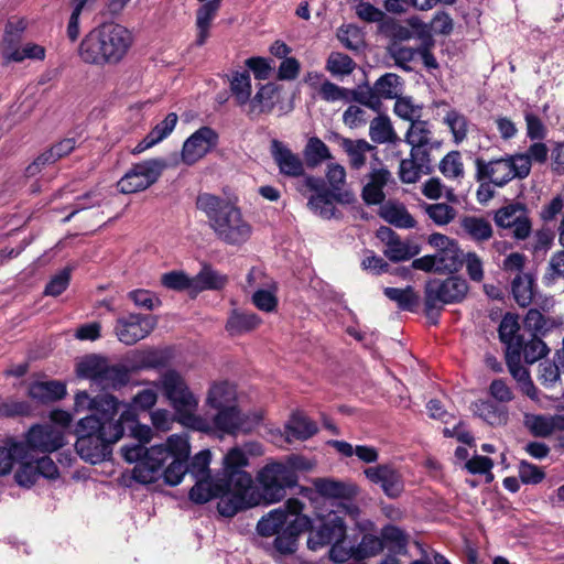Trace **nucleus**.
Here are the masks:
<instances>
[{
    "instance_id": "1",
    "label": "nucleus",
    "mask_w": 564,
    "mask_h": 564,
    "mask_svg": "<svg viewBox=\"0 0 564 564\" xmlns=\"http://www.w3.org/2000/svg\"><path fill=\"white\" fill-rule=\"evenodd\" d=\"M121 403L111 394L91 398L86 391L75 394L74 410L76 413L93 412L80 419L75 427V444L79 456L91 464L105 460L111 454V445L123 436L120 422L113 421Z\"/></svg>"
},
{
    "instance_id": "2",
    "label": "nucleus",
    "mask_w": 564,
    "mask_h": 564,
    "mask_svg": "<svg viewBox=\"0 0 564 564\" xmlns=\"http://www.w3.org/2000/svg\"><path fill=\"white\" fill-rule=\"evenodd\" d=\"M196 207L207 218V224L221 243L241 247L247 243L253 227L236 202L210 193L196 198Z\"/></svg>"
},
{
    "instance_id": "3",
    "label": "nucleus",
    "mask_w": 564,
    "mask_h": 564,
    "mask_svg": "<svg viewBox=\"0 0 564 564\" xmlns=\"http://www.w3.org/2000/svg\"><path fill=\"white\" fill-rule=\"evenodd\" d=\"M134 44L133 33L126 26L109 22L90 30L80 41L78 56L87 65L104 68L118 66Z\"/></svg>"
},
{
    "instance_id": "4",
    "label": "nucleus",
    "mask_w": 564,
    "mask_h": 564,
    "mask_svg": "<svg viewBox=\"0 0 564 564\" xmlns=\"http://www.w3.org/2000/svg\"><path fill=\"white\" fill-rule=\"evenodd\" d=\"M160 389L175 412L177 422L196 431H209V423L196 415L198 398L191 390L185 378L175 369H167L153 383Z\"/></svg>"
},
{
    "instance_id": "5",
    "label": "nucleus",
    "mask_w": 564,
    "mask_h": 564,
    "mask_svg": "<svg viewBox=\"0 0 564 564\" xmlns=\"http://www.w3.org/2000/svg\"><path fill=\"white\" fill-rule=\"evenodd\" d=\"M191 454V445L186 433L173 434L167 437L165 444L151 446L144 458L134 466L133 479L141 484L156 481L161 475V467L169 459H181L187 462Z\"/></svg>"
},
{
    "instance_id": "6",
    "label": "nucleus",
    "mask_w": 564,
    "mask_h": 564,
    "mask_svg": "<svg viewBox=\"0 0 564 564\" xmlns=\"http://www.w3.org/2000/svg\"><path fill=\"white\" fill-rule=\"evenodd\" d=\"M475 165L477 181L490 183L497 187H503L512 180L525 178L530 174V164L527 158L516 154L489 161L477 158Z\"/></svg>"
},
{
    "instance_id": "7",
    "label": "nucleus",
    "mask_w": 564,
    "mask_h": 564,
    "mask_svg": "<svg viewBox=\"0 0 564 564\" xmlns=\"http://www.w3.org/2000/svg\"><path fill=\"white\" fill-rule=\"evenodd\" d=\"M77 376L91 381L101 390H116L129 382V370L119 364H111L106 358L91 355L77 364Z\"/></svg>"
},
{
    "instance_id": "8",
    "label": "nucleus",
    "mask_w": 564,
    "mask_h": 564,
    "mask_svg": "<svg viewBox=\"0 0 564 564\" xmlns=\"http://www.w3.org/2000/svg\"><path fill=\"white\" fill-rule=\"evenodd\" d=\"M259 496L258 505L263 502L271 505L281 501L285 497L286 488L297 482V475L283 466L282 462H272L260 469L257 475Z\"/></svg>"
},
{
    "instance_id": "9",
    "label": "nucleus",
    "mask_w": 564,
    "mask_h": 564,
    "mask_svg": "<svg viewBox=\"0 0 564 564\" xmlns=\"http://www.w3.org/2000/svg\"><path fill=\"white\" fill-rule=\"evenodd\" d=\"M341 513L349 514L356 519L359 514V509L347 502L337 505V509H332L327 514L318 513L322 524L310 533L307 539V546L312 551H316L327 544L346 538V524L340 517Z\"/></svg>"
},
{
    "instance_id": "10",
    "label": "nucleus",
    "mask_w": 564,
    "mask_h": 564,
    "mask_svg": "<svg viewBox=\"0 0 564 564\" xmlns=\"http://www.w3.org/2000/svg\"><path fill=\"white\" fill-rule=\"evenodd\" d=\"M252 477L249 473H235L230 481H225L223 492L218 495V512L231 518L239 511L258 505L256 497L250 495Z\"/></svg>"
},
{
    "instance_id": "11",
    "label": "nucleus",
    "mask_w": 564,
    "mask_h": 564,
    "mask_svg": "<svg viewBox=\"0 0 564 564\" xmlns=\"http://www.w3.org/2000/svg\"><path fill=\"white\" fill-rule=\"evenodd\" d=\"M166 167L167 162L162 158H153L132 164L118 181L117 187L123 194L145 191L159 181Z\"/></svg>"
},
{
    "instance_id": "12",
    "label": "nucleus",
    "mask_w": 564,
    "mask_h": 564,
    "mask_svg": "<svg viewBox=\"0 0 564 564\" xmlns=\"http://www.w3.org/2000/svg\"><path fill=\"white\" fill-rule=\"evenodd\" d=\"M296 188L302 195L312 193L307 205L314 214L325 219L335 216L336 208L334 202H341L340 194L328 189L323 178L306 175L297 182Z\"/></svg>"
},
{
    "instance_id": "13",
    "label": "nucleus",
    "mask_w": 564,
    "mask_h": 564,
    "mask_svg": "<svg viewBox=\"0 0 564 564\" xmlns=\"http://www.w3.org/2000/svg\"><path fill=\"white\" fill-rule=\"evenodd\" d=\"M468 286L465 280L451 276L445 280H432L425 290V307L427 312L436 310L441 304L458 302L467 293Z\"/></svg>"
},
{
    "instance_id": "14",
    "label": "nucleus",
    "mask_w": 564,
    "mask_h": 564,
    "mask_svg": "<svg viewBox=\"0 0 564 564\" xmlns=\"http://www.w3.org/2000/svg\"><path fill=\"white\" fill-rule=\"evenodd\" d=\"M497 227L511 230L517 240L527 239L532 231L529 210L521 203H511L499 208L494 216Z\"/></svg>"
},
{
    "instance_id": "15",
    "label": "nucleus",
    "mask_w": 564,
    "mask_h": 564,
    "mask_svg": "<svg viewBox=\"0 0 564 564\" xmlns=\"http://www.w3.org/2000/svg\"><path fill=\"white\" fill-rule=\"evenodd\" d=\"M158 319L154 316L129 314L117 319L115 333L119 341L134 345L145 338L155 328Z\"/></svg>"
},
{
    "instance_id": "16",
    "label": "nucleus",
    "mask_w": 564,
    "mask_h": 564,
    "mask_svg": "<svg viewBox=\"0 0 564 564\" xmlns=\"http://www.w3.org/2000/svg\"><path fill=\"white\" fill-rule=\"evenodd\" d=\"M303 505L297 499H289L283 507L276 508L263 516L257 523V532L264 538L274 536L284 531L293 518L301 516Z\"/></svg>"
},
{
    "instance_id": "17",
    "label": "nucleus",
    "mask_w": 564,
    "mask_h": 564,
    "mask_svg": "<svg viewBox=\"0 0 564 564\" xmlns=\"http://www.w3.org/2000/svg\"><path fill=\"white\" fill-rule=\"evenodd\" d=\"M427 242L436 250L434 257L438 264V272L453 273L463 265V254L456 240L443 234L434 232L429 236Z\"/></svg>"
},
{
    "instance_id": "18",
    "label": "nucleus",
    "mask_w": 564,
    "mask_h": 564,
    "mask_svg": "<svg viewBox=\"0 0 564 564\" xmlns=\"http://www.w3.org/2000/svg\"><path fill=\"white\" fill-rule=\"evenodd\" d=\"M218 143V133L210 127H202L183 143L181 159L192 165L207 155Z\"/></svg>"
},
{
    "instance_id": "19",
    "label": "nucleus",
    "mask_w": 564,
    "mask_h": 564,
    "mask_svg": "<svg viewBox=\"0 0 564 564\" xmlns=\"http://www.w3.org/2000/svg\"><path fill=\"white\" fill-rule=\"evenodd\" d=\"M260 420L261 415L259 414H241L235 404L217 410L213 422L208 423L210 425L209 430L214 426L218 431L235 434L237 432L251 431L252 427L260 422Z\"/></svg>"
},
{
    "instance_id": "20",
    "label": "nucleus",
    "mask_w": 564,
    "mask_h": 564,
    "mask_svg": "<svg viewBox=\"0 0 564 564\" xmlns=\"http://www.w3.org/2000/svg\"><path fill=\"white\" fill-rule=\"evenodd\" d=\"M316 433L317 425L300 412H295L291 415L285 423L283 433L279 429L270 431L272 442L279 446H282L283 442L292 443L293 441H306Z\"/></svg>"
},
{
    "instance_id": "21",
    "label": "nucleus",
    "mask_w": 564,
    "mask_h": 564,
    "mask_svg": "<svg viewBox=\"0 0 564 564\" xmlns=\"http://www.w3.org/2000/svg\"><path fill=\"white\" fill-rule=\"evenodd\" d=\"M365 475L372 484L379 485L391 498L399 497L403 490L402 476L392 465L383 464L365 469Z\"/></svg>"
},
{
    "instance_id": "22",
    "label": "nucleus",
    "mask_w": 564,
    "mask_h": 564,
    "mask_svg": "<svg viewBox=\"0 0 564 564\" xmlns=\"http://www.w3.org/2000/svg\"><path fill=\"white\" fill-rule=\"evenodd\" d=\"M28 445L42 453H51L64 445V435L59 427L53 424L33 426L26 436Z\"/></svg>"
},
{
    "instance_id": "23",
    "label": "nucleus",
    "mask_w": 564,
    "mask_h": 564,
    "mask_svg": "<svg viewBox=\"0 0 564 564\" xmlns=\"http://www.w3.org/2000/svg\"><path fill=\"white\" fill-rule=\"evenodd\" d=\"M312 529V520L307 516H296L293 518L284 531L278 533L273 541V549L281 555L293 554L297 547L299 535Z\"/></svg>"
},
{
    "instance_id": "24",
    "label": "nucleus",
    "mask_w": 564,
    "mask_h": 564,
    "mask_svg": "<svg viewBox=\"0 0 564 564\" xmlns=\"http://www.w3.org/2000/svg\"><path fill=\"white\" fill-rule=\"evenodd\" d=\"M379 238L384 242V256L393 261H405L419 253L416 246H411L409 242L403 241L400 237L388 227H382L378 232Z\"/></svg>"
},
{
    "instance_id": "25",
    "label": "nucleus",
    "mask_w": 564,
    "mask_h": 564,
    "mask_svg": "<svg viewBox=\"0 0 564 564\" xmlns=\"http://www.w3.org/2000/svg\"><path fill=\"white\" fill-rule=\"evenodd\" d=\"M271 153L281 174L292 177L303 175L304 163L302 159L293 153L283 142L273 140Z\"/></svg>"
},
{
    "instance_id": "26",
    "label": "nucleus",
    "mask_w": 564,
    "mask_h": 564,
    "mask_svg": "<svg viewBox=\"0 0 564 564\" xmlns=\"http://www.w3.org/2000/svg\"><path fill=\"white\" fill-rule=\"evenodd\" d=\"M339 145L348 156L350 169L360 170L367 163V155L377 159V148L364 139L340 138Z\"/></svg>"
},
{
    "instance_id": "27",
    "label": "nucleus",
    "mask_w": 564,
    "mask_h": 564,
    "mask_svg": "<svg viewBox=\"0 0 564 564\" xmlns=\"http://www.w3.org/2000/svg\"><path fill=\"white\" fill-rule=\"evenodd\" d=\"M202 3L203 4L196 11V39L194 42L196 46H203L207 42L213 21L220 9L221 0H208Z\"/></svg>"
},
{
    "instance_id": "28",
    "label": "nucleus",
    "mask_w": 564,
    "mask_h": 564,
    "mask_svg": "<svg viewBox=\"0 0 564 564\" xmlns=\"http://www.w3.org/2000/svg\"><path fill=\"white\" fill-rule=\"evenodd\" d=\"M178 117L175 112H170L158 122L152 130L133 148V154H140L143 151L156 145L166 139L175 129Z\"/></svg>"
},
{
    "instance_id": "29",
    "label": "nucleus",
    "mask_w": 564,
    "mask_h": 564,
    "mask_svg": "<svg viewBox=\"0 0 564 564\" xmlns=\"http://www.w3.org/2000/svg\"><path fill=\"white\" fill-rule=\"evenodd\" d=\"M524 426L538 437H547L555 431L564 430V416L527 413L523 420Z\"/></svg>"
},
{
    "instance_id": "30",
    "label": "nucleus",
    "mask_w": 564,
    "mask_h": 564,
    "mask_svg": "<svg viewBox=\"0 0 564 564\" xmlns=\"http://www.w3.org/2000/svg\"><path fill=\"white\" fill-rule=\"evenodd\" d=\"M405 141L412 147L411 156H426V151H422V149L433 143V131L430 122L420 119L411 123L405 134Z\"/></svg>"
},
{
    "instance_id": "31",
    "label": "nucleus",
    "mask_w": 564,
    "mask_h": 564,
    "mask_svg": "<svg viewBox=\"0 0 564 564\" xmlns=\"http://www.w3.org/2000/svg\"><path fill=\"white\" fill-rule=\"evenodd\" d=\"M317 492L327 499H340V502L350 503L348 500L356 495V487L333 479H317L315 481ZM332 507H336L338 502H332Z\"/></svg>"
},
{
    "instance_id": "32",
    "label": "nucleus",
    "mask_w": 564,
    "mask_h": 564,
    "mask_svg": "<svg viewBox=\"0 0 564 564\" xmlns=\"http://www.w3.org/2000/svg\"><path fill=\"white\" fill-rule=\"evenodd\" d=\"M237 390L235 384L228 381L214 382L207 392L206 404L215 410L235 405Z\"/></svg>"
},
{
    "instance_id": "33",
    "label": "nucleus",
    "mask_w": 564,
    "mask_h": 564,
    "mask_svg": "<svg viewBox=\"0 0 564 564\" xmlns=\"http://www.w3.org/2000/svg\"><path fill=\"white\" fill-rule=\"evenodd\" d=\"M474 413L492 426L506 425L509 421V411L506 405L497 404L491 400H479L473 404Z\"/></svg>"
},
{
    "instance_id": "34",
    "label": "nucleus",
    "mask_w": 564,
    "mask_h": 564,
    "mask_svg": "<svg viewBox=\"0 0 564 564\" xmlns=\"http://www.w3.org/2000/svg\"><path fill=\"white\" fill-rule=\"evenodd\" d=\"M379 215L387 223L403 229L414 228L415 219L408 212L405 206L398 202H387L381 205Z\"/></svg>"
},
{
    "instance_id": "35",
    "label": "nucleus",
    "mask_w": 564,
    "mask_h": 564,
    "mask_svg": "<svg viewBox=\"0 0 564 564\" xmlns=\"http://www.w3.org/2000/svg\"><path fill=\"white\" fill-rule=\"evenodd\" d=\"M278 88L274 84L260 85L256 95L247 104L249 115H261L270 112L275 105Z\"/></svg>"
},
{
    "instance_id": "36",
    "label": "nucleus",
    "mask_w": 564,
    "mask_h": 564,
    "mask_svg": "<svg viewBox=\"0 0 564 564\" xmlns=\"http://www.w3.org/2000/svg\"><path fill=\"white\" fill-rule=\"evenodd\" d=\"M1 54L3 64L7 65L12 62L21 63L26 58L43 59L45 57V50L43 46L34 43H26L22 47L18 46V44H13L1 47Z\"/></svg>"
},
{
    "instance_id": "37",
    "label": "nucleus",
    "mask_w": 564,
    "mask_h": 564,
    "mask_svg": "<svg viewBox=\"0 0 564 564\" xmlns=\"http://www.w3.org/2000/svg\"><path fill=\"white\" fill-rule=\"evenodd\" d=\"M225 481L213 477L197 478L196 484L189 491V499L195 503H206L223 492Z\"/></svg>"
},
{
    "instance_id": "38",
    "label": "nucleus",
    "mask_w": 564,
    "mask_h": 564,
    "mask_svg": "<svg viewBox=\"0 0 564 564\" xmlns=\"http://www.w3.org/2000/svg\"><path fill=\"white\" fill-rule=\"evenodd\" d=\"M228 283V276L210 265H204L202 270L194 276V296L206 290H221Z\"/></svg>"
},
{
    "instance_id": "39",
    "label": "nucleus",
    "mask_w": 564,
    "mask_h": 564,
    "mask_svg": "<svg viewBox=\"0 0 564 564\" xmlns=\"http://www.w3.org/2000/svg\"><path fill=\"white\" fill-rule=\"evenodd\" d=\"M520 329L518 317L506 314L499 325V338L506 345V352L522 349V338L518 335Z\"/></svg>"
},
{
    "instance_id": "40",
    "label": "nucleus",
    "mask_w": 564,
    "mask_h": 564,
    "mask_svg": "<svg viewBox=\"0 0 564 564\" xmlns=\"http://www.w3.org/2000/svg\"><path fill=\"white\" fill-rule=\"evenodd\" d=\"M66 387L59 381H39L29 388V395L40 402H51L64 398Z\"/></svg>"
},
{
    "instance_id": "41",
    "label": "nucleus",
    "mask_w": 564,
    "mask_h": 564,
    "mask_svg": "<svg viewBox=\"0 0 564 564\" xmlns=\"http://www.w3.org/2000/svg\"><path fill=\"white\" fill-rule=\"evenodd\" d=\"M261 324L260 317L254 313L232 311L226 323V330L230 336H239L251 332Z\"/></svg>"
},
{
    "instance_id": "42",
    "label": "nucleus",
    "mask_w": 564,
    "mask_h": 564,
    "mask_svg": "<svg viewBox=\"0 0 564 564\" xmlns=\"http://www.w3.org/2000/svg\"><path fill=\"white\" fill-rule=\"evenodd\" d=\"M230 91L236 102L240 107L247 106L250 101L252 91L251 77L249 70L232 72L229 80Z\"/></svg>"
},
{
    "instance_id": "43",
    "label": "nucleus",
    "mask_w": 564,
    "mask_h": 564,
    "mask_svg": "<svg viewBox=\"0 0 564 564\" xmlns=\"http://www.w3.org/2000/svg\"><path fill=\"white\" fill-rule=\"evenodd\" d=\"M369 137L379 144L395 143L400 140L387 116H379L370 121Z\"/></svg>"
},
{
    "instance_id": "44",
    "label": "nucleus",
    "mask_w": 564,
    "mask_h": 564,
    "mask_svg": "<svg viewBox=\"0 0 564 564\" xmlns=\"http://www.w3.org/2000/svg\"><path fill=\"white\" fill-rule=\"evenodd\" d=\"M463 230L476 241L489 240L492 236L490 223L481 217L466 216L462 219Z\"/></svg>"
},
{
    "instance_id": "45",
    "label": "nucleus",
    "mask_w": 564,
    "mask_h": 564,
    "mask_svg": "<svg viewBox=\"0 0 564 564\" xmlns=\"http://www.w3.org/2000/svg\"><path fill=\"white\" fill-rule=\"evenodd\" d=\"M402 90V80L400 76L387 73L378 78L373 85L375 94L384 99L399 98Z\"/></svg>"
},
{
    "instance_id": "46",
    "label": "nucleus",
    "mask_w": 564,
    "mask_h": 564,
    "mask_svg": "<svg viewBox=\"0 0 564 564\" xmlns=\"http://www.w3.org/2000/svg\"><path fill=\"white\" fill-rule=\"evenodd\" d=\"M161 283L169 290L186 291L189 295L194 296V276H189L184 271L174 270L162 274Z\"/></svg>"
},
{
    "instance_id": "47",
    "label": "nucleus",
    "mask_w": 564,
    "mask_h": 564,
    "mask_svg": "<svg viewBox=\"0 0 564 564\" xmlns=\"http://www.w3.org/2000/svg\"><path fill=\"white\" fill-rule=\"evenodd\" d=\"M356 67L354 59L340 52H332L327 59L325 68L334 77H344L350 75Z\"/></svg>"
},
{
    "instance_id": "48",
    "label": "nucleus",
    "mask_w": 564,
    "mask_h": 564,
    "mask_svg": "<svg viewBox=\"0 0 564 564\" xmlns=\"http://www.w3.org/2000/svg\"><path fill=\"white\" fill-rule=\"evenodd\" d=\"M512 294L516 302L527 307L533 299V279L530 274H518L512 281Z\"/></svg>"
},
{
    "instance_id": "49",
    "label": "nucleus",
    "mask_w": 564,
    "mask_h": 564,
    "mask_svg": "<svg viewBox=\"0 0 564 564\" xmlns=\"http://www.w3.org/2000/svg\"><path fill=\"white\" fill-rule=\"evenodd\" d=\"M23 445L12 440H0V475L12 469L14 460L22 454Z\"/></svg>"
},
{
    "instance_id": "50",
    "label": "nucleus",
    "mask_w": 564,
    "mask_h": 564,
    "mask_svg": "<svg viewBox=\"0 0 564 564\" xmlns=\"http://www.w3.org/2000/svg\"><path fill=\"white\" fill-rule=\"evenodd\" d=\"M304 156L310 166H316L332 159L328 147L316 137L311 138L304 149Z\"/></svg>"
},
{
    "instance_id": "51",
    "label": "nucleus",
    "mask_w": 564,
    "mask_h": 564,
    "mask_svg": "<svg viewBox=\"0 0 564 564\" xmlns=\"http://www.w3.org/2000/svg\"><path fill=\"white\" fill-rule=\"evenodd\" d=\"M424 212L437 226L448 225L457 215L456 209L446 203L426 204L424 206Z\"/></svg>"
},
{
    "instance_id": "52",
    "label": "nucleus",
    "mask_w": 564,
    "mask_h": 564,
    "mask_svg": "<svg viewBox=\"0 0 564 564\" xmlns=\"http://www.w3.org/2000/svg\"><path fill=\"white\" fill-rule=\"evenodd\" d=\"M440 171L451 180L464 177V164L459 151L448 152L440 162Z\"/></svg>"
},
{
    "instance_id": "53",
    "label": "nucleus",
    "mask_w": 564,
    "mask_h": 564,
    "mask_svg": "<svg viewBox=\"0 0 564 564\" xmlns=\"http://www.w3.org/2000/svg\"><path fill=\"white\" fill-rule=\"evenodd\" d=\"M444 123L449 128L456 144L463 142L468 132L467 118L457 110H449L444 117Z\"/></svg>"
},
{
    "instance_id": "54",
    "label": "nucleus",
    "mask_w": 564,
    "mask_h": 564,
    "mask_svg": "<svg viewBox=\"0 0 564 564\" xmlns=\"http://www.w3.org/2000/svg\"><path fill=\"white\" fill-rule=\"evenodd\" d=\"M247 465L248 457L246 453L239 447L231 448L224 457L225 481H230L235 473H246L242 468Z\"/></svg>"
},
{
    "instance_id": "55",
    "label": "nucleus",
    "mask_w": 564,
    "mask_h": 564,
    "mask_svg": "<svg viewBox=\"0 0 564 564\" xmlns=\"http://www.w3.org/2000/svg\"><path fill=\"white\" fill-rule=\"evenodd\" d=\"M76 145L73 138H66L54 144L48 151L44 152L37 158V163L46 164L53 163L56 160L69 154Z\"/></svg>"
},
{
    "instance_id": "56",
    "label": "nucleus",
    "mask_w": 564,
    "mask_h": 564,
    "mask_svg": "<svg viewBox=\"0 0 564 564\" xmlns=\"http://www.w3.org/2000/svg\"><path fill=\"white\" fill-rule=\"evenodd\" d=\"M383 550V543L380 538L366 534L359 544L355 547V558L362 560L375 556Z\"/></svg>"
},
{
    "instance_id": "57",
    "label": "nucleus",
    "mask_w": 564,
    "mask_h": 564,
    "mask_svg": "<svg viewBox=\"0 0 564 564\" xmlns=\"http://www.w3.org/2000/svg\"><path fill=\"white\" fill-rule=\"evenodd\" d=\"M383 293L402 310H410L417 301V296L411 286L405 289L386 288Z\"/></svg>"
},
{
    "instance_id": "58",
    "label": "nucleus",
    "mask_w": 564,
    "mask_h": 564,
    "mask_svg": "<svg viewBox=\"0 0 564 564\" xmlns=\"http://www.w3.org/2000/svg\"><path fill=\"white\" fill-rule=\"evenodd\" d=\"M394 113L401 119L413 123L420 120L422 116V107L415 105L409 97H399L394 104Z\"/></svg>"
},
{
    "instance_id": "59",
    "label": "nucleus",
    "mask_w": 564,
    "mask_h": 564,
    "mask_svg": "<svg viewBox=\"0 0 564 564\" xmlns=\"http://www.w3.org/2000/svg\"><path fill=\"white\" fill-rule=\"evenodd\" d=\"M564 372V359H558V364L544 361L539 366V380L541 384L551 388L560 379V371Z\"/></svg>"
},
{
    "instance_id": "60",
    "label": "nucleus",
    "mask_w": 564,
    "mask_h": 564,
    "mask_svg": "<svg viewBox=\"0 0 564 564\" xmlns=\"http://www.w3.org/2000/svg\"><path fill=\"white\" fill-rule=\"evenodd\" d=\"M212 454L208 449L200 451L197 453L189 464L186 463V467L188 473L197 478L210 477L209 475V464H210Z\"/></svg>"
},
{
    "instance_id": "61",
    "label": "nucleus",
    "mask_w": 564,
    "mask_h": 564,
    "mask_svg": "<svg viewBox=\"0 0 564 564\" xmlns=\"http://www.w3.org/2000/svg\"><path fill=\"white\" fill-rule=\"evenodd\" d=\"M102 200H104V195L98 189H93V191L85 193L82 196H78L74 204L73 210L70 212V214L68 216H66L64 218V223L69 221L73 218V216L76 215L77 213H79L80 210L91 208L95 206H99Z\"/></svg>"
},
{
    "instance_id": "62",
    "label": "nucleus",
    "mask_w": 564,
    "mask_h": 564,
    "mask_svg": "<svg viewBox=\"0 0 564 564\" xmlns=\"http://www.w3.org/2000/svg\"><path fill=\"white\" fill-rule=\"evenodd\" d=\"M185 460L172 459L170 465L163 470L161 467L160 477L164 478L165 484L170 486L178 485L186 473H188Z\"/></svg>"
},
{
    "instance_id": "63",
    "label": "nucleus",
    "mask_w": 564,
    "mask_h": 564,
    "mask_svg": "<svg viewBox=\"0 0 564 564\" xmlns=\"http://www.w3.org/2000/svg\"><path fill=\"white\" fill-rule=\"evenodd\" d=\"M549 349L545 343L536 336H533L525 344L522 343L521 354L523 352L524 360L528 364H534L547 354Z\"/></svg>"
},
{
    "instance_id": "64",
    "label": "nucleus",
    "mask_w": 564,
    "mask_h": 564,
    "mask_svg": "<svg viewBox=\"0 0 564 564\" xmlns=\"http://www.w3.org/2000/svg\"><path fill=\"white\" fill-rule=\"evenodd\" d=\"M337 36L341 44L348 50L357 51L364 43L360 30L351 24L339 28Z\"/></svg>"
}]
</instances>
